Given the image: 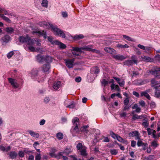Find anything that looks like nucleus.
<instances>
[{
	"label": "nucleus",
	"mask_w": 160,
	"mask_h": 160,
	"mask_svg": "<svg viewBox=\"0 0 160 160\" xmlns=\"http://www.w3.org/2000/svg\"><path fill=\"white\" fill-rule=\"evenodd\" d=\"M141 116H138L137 114H134L133 115L132 117V119L133 120H135L136 119H138L140 118V117Z\"/></svg>",
	"instance_id": "obj_37"
},
{
	"label": "nucleus",
	"mask_w": 160,
	"mask_h": 160,
	"mask_svg": "<svg viewBox=\"0 0 160 160\" xmlns=\"http://www.w3.org/2000/svg\"><path fill=\"white\" fill-rule=\"evenodd\" d=\"M129 154L131 157L132 158H134V157H136V156L135 155L134 152L133 151L129 152Z\"/></svg>",
	"instance_id": "obj_51"
},
{
	"label": "nucleus",
	"mask_w": 160,
	"mask_h": 160,
	"mask_svg": "<svg viewBox=\"0 0 160 160\" xmlns=\"http://www.w3.org/2000/svg\"><path fill=\"white\" fill-rule=\"evenodd\" d=\"M136 144V142L134 140H132L131 142V146L132 147H134L135 146Z\"/></svg>",
	"instance_id": "obj_56"
},
{
	"label": "nucleus",
	"mask_w": 160,
	"mask_h": 160,
	"mask_svg": "<svg viewBox=\"0 0 160 160\" xmlns=\"http://www.w3.org/2000/svg\"><path fill=\"white\" fill-rule=\"evenodd\" d=\"M145 52L147 53H151L152 52V49L151 47H147L145 48Z\"/></svg>",
	"instance_id": "obj_30"
},
{
	"label": "nucleus",
	"mask_w": 160,
	"mask_h": 160,
	"mask_svg": "<svg viewBox=\"0 0 160 160\" xmlns=\"http://www.w3.org/2000/svg\"><path fill=\"white\" fill-rule=\"evenodd\" d=\"M132 94L137 98H139V94L137 92L133 91L132 92Z\"/></svg>",
	"instance_id": "obj_53"
},
{
	"label": "nucleus",
	"mask_w": 160,
	"mask_h": 160,
	"mask_svg": "<svg viewBox=\"0 0 160 160\" xmlns=\"http://www.w3.org/2000/svg\"><path fill=\"white\" fill-rule=\"evenodd\" d=\"M75 59L73 58L72 59H66L65 60L66 66L68 68H72L73 66V63Z\"/></svg>",
	"instance_id": "obj_9"
},
{
	"label": "nucleus",
	"mask_w": 160,
	"mask_h": 160,
	"mask_svg": "<svg viewBox=\"0 0 160 160\" xmlns=\"http://www.w3.org/2000/svg\"><path fill=\"white\" fill-rule=\"evenodd\" d=\"M41 159V154L40 153L37 154L35 156V160H40Z\"/></svg>",
	"instance_id": "obj_46"
},
{
	"label": "nucleus",
	"mask_w": 160,
	"mask_h": 160,
	"mask_svg": "<svg viewBox=\"0 0 160 160\" xmlns=\"http://www.w3.org/2000/svg\"><path fill=\"white\" fill-rule=\"evenodd\" d=\"M0 12L1 13H3L5 15L8 14V12L6 10L4 9L0 8Z\"/></svg>",
	"instance_id": "obj_39"
},
{
	"label": "nucleus",
	"mask_w": 160,
	"mask_h": 160,
	"mask_svg": "<svg viewBox=\"0 0 160 160\" xmlns=\"http://www.w3.org/2000/svg\"><path fill=\"white\" fill-rule=\"evenodd\" d=\"M51 62H48L43 64L41 68L42 71L45 74H43L42 77L40 78V81H43L45 78L46 74H48L50 72L51 68V65L50 63Z\"/></svg>",
	"instance_id": "obj_3"
},
{
	"label": "nucleus",
	"mask_w": 160,
	"mask_h": 160,
	"mask_svg": "<svg viewBox=\"0 0 160 160\" xmlns=\"http://www.w3.org/2000/svg\"><path fill=\"white\" fill-rule=\"evenodd\" d=\"M123 37L124 38L126 39L127 40H128L129 41H133V40L132 39V38L128 36H126L125 35H123Z\"/></svg>",
	"instance_id": "obj_41"
},
{
	"label": "nucleus",
	"mask_w": 160,
	"mask_h": 160,
	"mask_svg": "<svg viewBox=\"0 0 160 160\" xmlns=\"http://www.w3.org/2000/svg\"><path fill=\"white\" fill-rule=\"evenodd\" d=\"M151 85L152 87H154V86L158 85L159 84L158 82L156 81L155 79H152L151 80Z\"/></svg>",
	"instance_id": "obj_27"
},
{
	"label": "nucleus",
	"mask_w": 160,
	"mask_h": 160,
	"mask_svg": "<svg viewBox=\"0 0 160 160\" xmlns=\"http://www.w3.org/2000/svg\"><path fill=\"white\" fill-rule=\"evenodd\" d=\"M138 141L137 142V145L138 147H142V149L143 150H145L148 148V144L147 142H143L142 139H138Z\"/></svg>",
	"instance_id": "obj_6"
},
{
	"label": "nucleus",
	"mask_w": 160,
	"mask_h": 160,
	"mask_svg": "<svg viewBox=\"0 0 160 160\" xmlns=\"http://www.w3.org/2000/svg\"><path fill=\"white\" fill-rule=\"evenodd\" d=\"M120 116L121 117H125L126 116L127 114L125 112H123L121 113L120 114Z\"/></svg>",
	"instance_id": "obj_63"
},
{
	"label": "nucleus",
	"mask_w": 160,
	"mask_h": 160,
	"mask_svg": "<svg viewBox=\"0 0 160 160\" xmlns=\"http://www.w3.org/2000/svg\"><path fill=\"white\" fill-rule=\"evenodd\" d=\"M147 131L148 132V135H150L151 134L152 132V130L150 128H148L147 129Z\"/></svg>",
	"instance_id": "obj_58"
},
{
	"label": "nucleus",
	"mask_w": 160,
	"mask_h": 160,
	"mask_svg": "<svg viewBox=\"0 0 160 160\" xmlns=\"http://www.w3.org/2000/svg\"><path fill=\"white\" fill-rule=\"evenodd\" d=\"M72 51L77 52H81V48H77V47H73L72 48Z\"/></svg>",
	"instance_id": "obj_35"
},
{
	"label": "nucleus",
	"mask_w": 160,
	"mask_h": 160,
	"mask_svg": "<svg viewBox=\"0 0 160 160\" xmlns=\"http://www.w3.org/2000/svg\"><path fill=\"white\" fill-rule=\"evenodd\" d=\"M117 47L118 48H128L129 46L127 44L123 45L120 44H118L117 45Z\"/></svg>",
	"instance_id": "obj_24"
},
{
	"label": "nucleus",
	"mask_w": 160,
	"mask_h": 160,
	"mask_svg": "<svg viewBox=\"0 0 160 160\" xmlns=\"http://www.w3.org/2000/svg\"><path fill=\"white\" fill-rule=\"evenodd\" d=\"M28 132L31 136L36 138H38L39 137V135L38 133L29 130L28 131Z\"/></svg>",
	"instance_id": "obj_21"
},
{
	"label": "nucleus",
	"mask_w": 160,
	"mask_h": 160,
	"mask_svg": "<svg viewBox=\"0 0 160 160\" xmlns=\"http://www.w3.org/2000/svg\"><path fill=\"white\" fill-rule=\"evenodd\" d=\"M63 134L61 132H58L56 134V136L59 140L62 139L63 138Z\"/></svg>",
	"instance_id": "obj_31"
},
{
	"label": "nucleus",
	"mask_w": 160,
	"mask_h": 160,
	"mask_svg": "<svg viewBox=\"0 0 160 160\" xmlns=\"http://www.w3.org/2000/svg\"><path fill=\"white\" fill-rule=\"evenodd\" d=\"M104 49L106 52L112 54H114L116 51L114 49L109 47H105Z\"/></svg>",
	"instance_id": "obj_18"
},
{
	"label": "nucleus",
	"mask_w": 160,
	"mask_h": 160,
	"mask_svg": "<svg viewBox=\"0 0 160 160\" xmlns=\"http://www.w3.org/2000/svg\"><path fill=\"white\" fill-rule=\"evenodd\" d=\"M110 152L112 155H116L118 153V151L115 149H113L110 150Z\"/></svg>",
	"instance_id": "obj_34"
},
{
	"label": "nucleus",
	"mask_w": 160,
	"mask_h": 160,
	"mask_svg": "<svg viewBox=\"0 0 160 160\" xmlns=\"http://www.w3.org/2000/svg\"><path fill=\"white\" fill-rule=\"evenodd\" d=\"M59 45L60 48L62 49H64L66 47L65 44L60 42Z\"/></svg>",
	"instance_id": "obj_43"
},
{
	"label": "nucleus",
	"mask_w": 160,
	"mask_h": 160,
	"mask_svg": "<svg viewBox=\"0 0 160 160\" xmlns=\"http://www.w3.org/2000/svg\"><path fill=\"white\" fill-rule=\"evenodd\" d=\"M36 59L37 61L39 63L45 62H52V58L49 56H42L41 54H38L37 56Z\"/></svg>",
	"instance_id": "obj_4"
},
{
	"label": "nucleus",
	"mask_w": 160,
	"mask_h": 160,
	"mask_svg": "<svg viewBox=\"0 0 160 160\" xmlns=\"http://www.w3.org/2000/svg\"><path fill=\"white\" fill-rule=\"evenodd\" d=\"M129 102V100L128 98H127L124 101V104L125 105H127Z\"/></svg>",
	"instance_id": "obj_48"
},
{
	"label": "nucleus",
	"mask_w": 160,
	"mask_h": 160,
	"mask_svg": "<svg viewBox=\"0 0 160 160\" xmlns=\"http://www.w3.org/2000/svg\"><path fill=\"white\" fill-rule=\"evenodd\" d=\"M39 143L38 142H36L33 144V146L35 148L36 150V151L38 152H41L40 150L39 149H38L36 148V147L37 146V145H39Z\"/></svg>",
	"instance_id": "obj_36"
},
{
	"label": "nucleus",
	"mask_w": 160,
	"mask_h": 160,
	"mask_svg": "<svg viewBox=\"0 0 160 160\" xmlns=\"http://www.w3.org/2000/svg\"><path fill=\"white\" fill-rule=\"evenodd\" d=\"M14 53L13 51L10 52L7 55V57L8 58H10L14 54Z\"/></svg>",
	"instance_id": "obj_42"
},
{
	"label": "nucleus",
	"mask_w": 160,
	"mask_h": 160,
	"mask_svg": "<svg viewBox=\"0 0 160 160\" xmlns=\"http://www.w3.org/2000/svg\"><path fill=\"white\" fill-rule=\"evenodd\" d=\"M137 62L138 60H128L124 62V63L125 65L129 66L132 65L133 63H137Z\"/></svg>",
	"instance_id": "obj_15"
},
{
	"label": "nucleus",
	"mask_w": 160,
	"mask_h": 160,
	"mask_svg": "<svg viewBox=\"0 0 160 160\" xmlns=\"http://www.w3.org/2000/svg\"><path fill=\"white\" fill-rule=\"evenodd\" d=\"M83 37H84L82 35L80 34L75 36L74 37V39L75 40L79 39H80L83 38Z\"/></svg>",
	"instance_id": "obj_32"
},
{
	"label": "nucleus",
	"mask_w": 160,
	"mask_h": 160,
	"mask_svg": "<svg viewBox=\"0 0 160 160\" xmlns=\"http://www.w3.org/2000/svg\"><path fill=\"white\" fill-rule=\"evenodd\" d=\"M150 108H154L156 107L155 103L154 102H151L150 103Z\"/></svg>",
	"instance_id": "obj_47"
},
{
	"label": "nucleus",
	"mask_w": 160,
	"mask_h": 160,
	"mask_svg": "<svg viewBox=\"0 0 160 160\" xmlns=\"http://www.w3.org/2000/svg\"><path fill=\"white\" fill-rule=\"evenodd\" d=\"M18 155L20 158H23L25 154L23 151H20L18 153Z\"/></svg>",
	"instance_id": "obj_38"
},
{
	"label": "nucleus",
	"mask_w": 160,
	"mask_h": 160,
	"mask_svg": "<svg viewBox=\"0 0 160 160\" xmlns=\"http://www.w3.org/2000/svg\"><path fill=\"white\" fill-rule=\"evenodd\" d=\"M142 125L145 128L147 127L148 126L149 124L148 123V121L144 122L142 123Z\"/></svg>",
	"instance_id": "obj_49"
},
{
	"label": "nucleus",
	"mask_w": 160,
	"mask_h": 160,
	"mask_svg": "<svg viewBox=\"0 0 160 160\" xmlns=\"http://www.w3.org/2000/svg\"><path fill=\"white\" fill-rule=\"evenodd\" d=\"M72 53L73 55H76L77 56H79L80 54V52H75V51H72Z\"/></svg>",
	"instance_id": "obj_62"
},
{
	"label": "nucleus",
	"mask_w": 160,
	"mask_h": 160,
	"mask_svg": "<svg viewBox=\"0 0 160 160\" xmlns=\"http://www.w3.org/2000/svg\"><path fill=\"white\" fill-rule=\"evenodd\" d=\"M82 49L85 51H90L92 50V48H89L86 47L82 48Z\"/></svg>",
	"instance_id": "obj_61"
},
{
	"label": "nucleus",
	"mask_w": 160,
	"mask_h": 160,
	"mask_svg": "<svg viewBox=\"0 0 160 160\" xmlns=\"http://www.w3.org/2000/svg\"><path fill=\"white\" fill-rule=\"evenodd\" d=\"M110 135L114 139H116L117 137L118 136V134H115L112 131H111L110 132Z\"/></svg>",
	"instance_id": "obj_33"
},
{
	"label": "nucleus",
	"mask_w": 160,
	"mask_h": 160,
	"mask_svg": "<svg viewBox=\"0 0 160 160\" xmlns=\"http://www.w3.org/2000/svg\"><path fill=\"white\" fill-rule=\"evenodd\" d=\"M86 148H84L82 149L79 151L80 155L83 157H85L88 155L87 152Z\"/></svg>",
	"instance_id": "obj_20"
},
{
	"label": "nucleus",
	"mask_w": 160,
	"mask_h": 160,
	"mask_svg": "<svg viewBox=\"0 0 160 160\" xmlns=\"http://www.w3.org/2000/svg\"><path fill=\"white\" fill-rule=\"evenodd\" d=\"M72 128L73 131L77 133H81L82 132L87 133L89 131V126L88 125L84 126L79 128V120L78 117H75L72 120Z\"/></svg>",
	"instance_id": "obj_1"
},
{
	"label": "nucleus",
	"mask_w": 160,
	"mask_h": 160,
	"mask_svg": "<svg viewBox=\"0 0 160 160\" xmlns=\"http://www.w3.org/2000/svg\"><path fill=\"white\" fill-rule=\"evenodd\" d=\"M70 157L73 160H81V159H78L75 155H71Z\"/></svg>",
	"instance_id": "obj_50"
},
{
	"label": "nucleus",
	"mask_w": 160,
	"mask_h": 160,
	"mask_svg": "<svg viewBox=\"0 0 160 160\" xmlns=\"http://www.w3.org/2000/svg\"><path fill=\"white\" fill-rule=\"evenodd\" d=\"M8 80L9 82L10 83L12 87H14L15 88H18L19 87V85L16 82V79L11 78H8Z\"/></svg>",
	"instance_id": "obj_8"
},
{
	"label": "nucleus",
	"mask_w": 160,
	"mask_h": 160,
	"mask_svg": "<svg viewBox=\"0 0 160 160\" xmlns=\"http://www.w3.org/2000/svg\"><path fill=\"white\" fill-rule=\"evenodd\" d=\"M48 41L52 43L53 41V38L51 36H49L48 37Z\"/></svg>",
	"instance_id": "obj_59"
},
{
	"label": "nucleus",
	"mask_w": 160,
	"mask_h": 160,
	"mask_svg": "<svg viewBox=\"0 0 160 160\" xmlns=\"http://www.w3.org/2000/svg\"><path fill=\"white\" fill-rule=\"evenodd\" d=\"M118 83L120 87H123L125 84V82L123 81H122L121 82H118Z\"/></svg>",
	"instance_id": "obj_52"
},
{
	"label": "nucleus",
	"mask_w": 160,
	"mask_h": 160,
	"mask_svg": "<svg viewBox=\"0 0 160 160\" xmlns=\"http://www.w3.org/2000/svg\"><path fill=\"white\" fill-rule=\"evenodd\" d=\"M155 97L157 98H159L160 97V91L159 90H157L155 92Z\"/></svg>",
	"instance_id": "obj_44"
},
{
	"label": "nucleus",
	"mask_w": 160,
	"mask_h": 160,
	"mask_svg": "<svg viewBox=\"0 0 160 160\" xmlns=\"http://www.w3.org/2000/svg\"><path fill=\"white\" fill-rule=\"evenodd\" d=\"M9 158L12 159L16 158L17 157L18 154L16 152L14 151L10 152L8 153Z\"/></svg>",
	"instance_id": "obj_17"
},
{
	"label": "nucleus",
	"mask_w": 160,
	"mask_h": 160,
	"mask_svg": "<svg viewBox=\"0 0 160 160\" xmlns=\"http://www.w3.org/2000/svg\"><path fill=\"white\" fill-rule=\"evenodd\" d=\"M48 1L47 0H43L41 3L42 6L44 8H47L48 6Z\"/></svg>",
	"instance_id": "obj_26"
},
{
	"label": "nucleus",
	"mask_w": 160,
	"mask_h": 160,
	"mask_svg": "<svg viewBox=\"0 0 160 160\" xmlns=\"http://www.w3.org/2000/svg\"><path fill=\"white\" fill-rule=\"evenodd\" d=\"M151 145L153 149H154L158 146V144L157 143V141H154L151 142Z\"/></svg>",
	"instance_id": "obj_25"
},
{
	"label": "nucleus",
	"mask_w": 160,
	"mask_h": 160,
	"mask_svg": "<svg viewBox=\"0 0 160 160\" xmlns=\"http://www.w3.org/2000/svg\"><path fill=\"white\" fill-rule=\"evenodd\" d=\"M138 48H140V49H142L143 50H145V49L146 47L144 46L141 44H138Z\"/></svg>",
	"instance_id": "obj_57"
},
{
	"label": "nucleus",
	"mask_w": 160,
	"mask_h": 160,
	"mask_svg": "<svg viewBox=\"0 0 160 160\" xmlns=\"http://www.w3.org/2000/svg\"><path fill=\"white\" fill-rule=\"evenodd\" d=\"M112 57L116 60L121 61L123 60L126 58L124 56L122 55H113L112 56Z\"/></svg>",
	"instance_id": "obj_14"
},
{
	"label": "nucleus",
	"mask_w": 160,
	"mask_h": 160,
	"mask_svg": "<svg viewBox=\"0 0 160 160\" xmlns=\"http://www.w3.org/2000/svg\"><path fill=\"white\" fill-rule=\"evenodd\" d=\"M94 73H98L99 72V70L98 67L97 66H96L94 67Z\"/></svg>",
	"instance_id": "obj_60"
},
{
	"label": "nucleus",
	"mask_w": 160,
	"mask_h": 160,
	"mask_svg": "<svg viewBox=\"0 0 160 160\" xmlns=\"http://www.w3.org/2000/svg\"><path fill=\"white\" fill-rule=\"evenodd\" d=\"M53 33L55 35H58L62 38H65V35L62 31H53Z\"/></svg>",
	"instance_id": "obj_13"
},
{
	"label": "nucleus",
	"mask_w": 160,
	"mask_h": 160,
	"mask_svg": "<svg viewBox=\"0 0 160 160\" xmlns=\"http://www.w3.org/2000/svg\"><path fill=\"white\" fill-rule=\"evenodd\" d=\"M116 139L118 141L122 142L124 143L127 144L128 143V142L127 140H124L119 135H118Z\"/></svg>",
	"instance_id": "obj_23"
},
{
	"label": "nucleus",
	"mask_w": 160,
	"mask_h": 160,
	"mask_svg": "<svg viewBox=\"0 0 160 160\" xmlns=\"http://www.w3.org/2000/svg\"><path fill=\"white\" fill-rule=\"evenodd\" d=\"M148 90H147L146 91L141 92L140 94L141 96V97L144 96L147 99L150 100L151 99V97L148 94Z\"/></svg>",
	"instance_id": "obj_19"
},
{
	"label": "nucleus",
	"mask_w": 160,
	"mask_h": 160,
	"mask_svg": "<svg viewBox=\"0 0 160 160\" xmlns=\"http://www.w3.org/2000/svg\"><path fill=\"white\" fill-rule=\"evenodd\" d=\"M62 17L64 18H66L68 16V13L66 12H62Z\"/></svg>",
	"instance_id": "obj_55"
},
{
	"label": "nucleus",
	"mask_w": 160,
	"mask_h": 160,
	"mask_svg": "<svg viewBox=\"0 0 160 160\" xmlns=\"http://www.w3.org/2000/svg\"><path fill=\"white\" fill-rule=\"evenodd\" d=\"M141 58L143 61L145 62H152L153 60V59L150 57L146 56L142 57Z\"/></svg>",
	"instance_id": "obj_22"
},
{
	"label": "nucleus",
	"mask_w": 160,
	"mask_h": 160,
	"mask_svg": "<svg viewBox=\"0 0 160 160\" xmlns=\"http://www.w3.org/2000/svg\"><path fill=\"white\" fill-rule=\"evenodd\" d=\"M84 148H86L85 147L83 146L82 143L79 142L77 146V148L78 150L79 151L82 149Z\"/></svg>",
	"instance_id": "obj_28"
},
{
	"label": "nucleus",
	"mask_w": 160,
	"mask_h": 160,
	"mask_svg": "<svg viewBox=\"0 0 160 160\" xmlns=\"http://www.w3.org/2000/svg\"><path fill=\"white\" fill-rule=\"evenodd\" d=\"M139 104L142 107H144L145 106V103L144 101L141 100L139 102Z\"/></svg>",
	"instance_id": "obj_45"
},
{
	"label": "nucleus",
	"mask_w": 160,
	"mask_h": 160,
	"mask_svg": "<svg viewBox=\"0 0 160 160\" xmlns=\"http://www.w3.org/2000/svg\"><path fill=\"white\" fill-rule=\"evenodd\" d=\"M61 86V82L59 81L55 82L53 85V88L55 90H58Z\"/></svg>",
	"instance_id": "obj_16"
},
{
	"label": "nucleus",
	"mask_w": 160,
	"mask_h": 160,
	"mask_svg": "<svg viewBox=\"0 0 160 160\" xmlns=\"http://www.w3.org/2000/svg\"><path fill=\"white\" fill-rule=\"evenodd\" d=\"M149 73L156 77H160L159 78L160 79V68H157L154 70H150Z\"/></svg>",
	"instance_id": "obj_7"
},
{
	"label": "nucleus",
	"mask_w": 160,
	"mask_h": 160,
	"mask_svg": "<svg viewBox=\"0 0 160 160\" xmlns=\"http://www.w3.org/2000/svg\"><path fill=\"white\" fill-rule=\"evenodd\" d=\"M129 137H133L135 136V139L137 140L138 139H140V138H141V136L140 135V134L139 132L137 131H132L128 133Z\"/></svg>",
	"instance_id": "obj_10"
},
{
	"label": "nucleus",
	"mask_w": 160,
	"mask_h": 160,
	"mask_svg": "<svg viewBox=\"0 0 160 160\" xmlns=\"http://www.w3.org/2000/svg\"><path fill=\"white\" fill-rule=\"evenodd\" d=\"M103 141L105 142H109L110 140L107 137H105L103 138Z\"/></svg>",
	"instance_id": "obj_64"
},
{
	"label": "nucleus",
	"mask_w": 160,
	"mask_h": 160,
	"mask_svg": "<svg viewBox=\"0 0 160 160\" xmlns=\"http://www.w3.org/2000/svg\"><path fill=\"white\" fill-rule=\"evenodd\" d=\"M38 24L41 27L45 28L51 29L52 30H59L56 26L53 25L52 24L48 22V24L46 22H42L38 23Z\"/></svg>",
	"instance_id": "obj_5"
},
{
	"label": "nucleus",
	"mask_w": 160,
	"mask_h": 160,
	"mask_svg": "<svg viewBox=\"0 0 160 160\" xmlns=\"http://www.w3.org/2000/svg\"><path fill=\"white\" fill-rule=\"evenodd\" d=\"M2 39L4 42H7L10 40L11 38L8 35H6Z\"/></svg>",
	"instance_id": "obj_29"
},
{
	"label": "nucleus",
	"mask_w": 160,
	"mask_h": 160,
	"mask_svg": "<svg viewBox=\"0 0 160 160\" xmlns=\"http://www.w3.org/2000/svg\"><path fill=\"white\" fill-rule=\"evenodd\" d=\"M60 43V42H59L58 41L55 40V41H53V42H52V43H51L52 44L55 45H59Z\"/></svg>",
	"instance_id": "obj_54"
},
{
	"label": "nucleus",
	"mask_w": 160,
	"mask_h": 160,
	"mask_svg": "<svg viewBox=\"0 0 160 160\" xmlns=\"http://www.w3.org/2000/svg\"><path fill=\"white\" fill-rule=\"evenodd\" d=\"M42 32H40V31H38V32L33 31L32 33L34 34V33H36V35L40 37L41 36H43L45 39L47 38V35L46 32L43 30L42 31Z\"/></svg>",
	"instance_id": "obj_11"
},
{
	"label": "nucleus",
	"mask_w": 160,
	"mask_h": 160,
	"mask_svg": "<svg viewBox=\"0 0 160 160\" xmlns=\"http://www.w3.org/2000/svg\"><path fill=\"white\" fill-rule=\"evenodd\" d=\"M19 40L21 42L26 43L27 45L30 46L34 45L35 42H36L35 39H31L28 35L20 36L19 38Z\"/></svg>",
	"instance_id": "obj_2"
},
{
	"label": "nucleus",
	"mask_w": 160,
	"mask_h": 160,
	"mask_svg": "<svg viewBox=\"0 0 160 160\" xmlns=\"http://www.w3.org/2000/svg\"><path fill=\"white\" fill-rule=\"evenodd\" d=\"M68 149H66L64 151L59 152L57 155H56L55 158L57 159H59L61 158L63 153H65L67 155L69 154L70 152L69 151V152H67V151H68Z\"/></svg>",
	"instance_id": "obj_12"
},
{
	"label": "nucleus",
	"mask_w": 160,
	"mask_h": 160,
	"mask_svg": "<svg viewBox=\"0 0 160 160\" xmlns=\"http://www.w3.org/2000/svg\"><path fill=\"white\" fill-rule=\"evenodd\" d=\"M1 16L2 18H3V19L6 21L8 22H9L10 21V20L8 18V17H5L4 16L3 14H1Z\"/></svg>",
	"instance_id": "obj_40"
}]
</instances>
